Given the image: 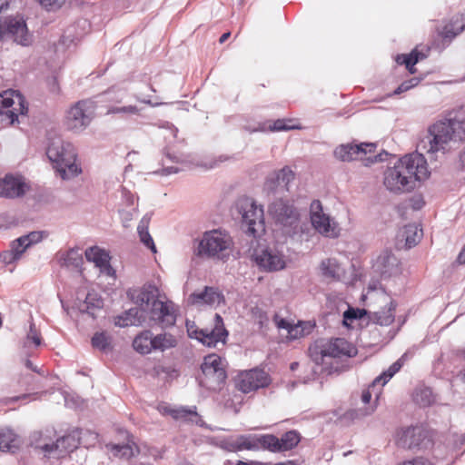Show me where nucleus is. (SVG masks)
Instances as JSON below:
<instances>
[{
	"instance_id": "obj_3",
	"label": "nucleus",
	"mask_w": 465,
	"mask_h": 465,
	"mask_svg": "<svg viewBox=\"0 0 465 465\" xmlns=\"http://www.w3.org/2000/svg\"><path fill=\"white\" fill-rule=\"evenodd\" d=\"M131 296L139 307L145 308L151 322L162 328H169L175 324V304L171 301L158 300V289L154 285H144L140 290L134 292Z\"/></svg>"
},
{
	"instance_id": "obj_31",
	"label": "nucleus",
	"mask_w": 465,
	"mask_h": 465,
	"mask_svg": "<svg viewBox=\"0 0 465 465\" xmlns=\"http://www.w3.org/2000/svg\"><path fill=\"white\" fill-rule=\"evenodd\" d=\"M153 332L149 330L141 331L133 341L134 349L141 354H148L153 351Z\"/></svg>"
},
{
	"instance_id": "obj_43",
	"label": "nucleus",
	"mask_w": 465,
	"mask_h": 465,
	"mask_svg": "<svg viewBox=\"0 0 465 465\" xmlns=\"http://www.w3.org/2000/svg\"><path fill=\"white\" fill-rule=\"evenodd\" d=\"M85 308L81 309L83 312H86L91 315H94V312L92 310L94 309H100L104 305V302L101 298L97 296L96 293H91L89 292L84 301Z\"/></svg>"
},
{
	"instance_id": "obj_17",
	"label": "nucleus",
	"mask_w": 465,
	"mask_h": 465,
	"mask_svg": "<svg viewBox=\"0 0 465 465\" xmlns=\"http://www.w3.org/2000/svg\"><path fill=\"white\" fill-rule=\"evenodd\" d=\"M397 444L403 449H426L430 444L427 433L420 426L401 429L397 433Z\"/></svg>"
},
{
	"instance_id": "obj_35",
	"label": "nucleus",
	"mask_w": 465,
	"mask_h": 465,
	"mask_svg": "<svg viewBox=\"0 0 465 465\" xmlns=\"http://www.w3.org/2000/svg\"><path fill=\"white\" fill-rule=\"evenodd\" d=\"M395 304L391 302L388 308H383L373 313L372 321L381 326H389L394 321Z\"/></svg>"
},
{
	"instance_id": "obj_32",
	"label": "nucleus",
	"mask_w": 465,
	"mask_h": 465,
	"mask_svg": "<svg viewBox=\"0 0 465 465\" xmlns=\"http://www.w3.org/2000/svg\"><path fill=\"white\" fill-rule=\"evenodd\" d=\"M407 357V353H404L399 360L393 362L387 371L376 377L372 385L374 386L376 383L385 385L401 369Z\"/></svg>"
},
{
	"instance_id": "obj_48",
	"label": "nucleus",
	"mask_w": 465,
	"mask_h": 465,
	"mask_svg": "<svg viewBox=\"0 0 465 465\" xmlns=\"http://www.w3.org/2000/svg\"><path fill=\"white\" fill-rule=\"evenodd\" d=\"M172 415L174 419H188L191 416H197V412L195 408L192 410L185 407H181L179 409L173 410L172 411Z\"/></svg>"
},
{
	"instance_id": "obj_37",
	"label": "nucleus",
	"mask_w": 465,
	"mask_h": 465,
	"mask_svg": "<svg viewBox=\"0 0 465 465\" xmlns=\"http://www.w3.org/2000/svg\"><path fill=\"white\" fill-rule=\"evenodd\" d=\"M300 434L295 430H289L285 432L281 439H279L281 451H287L292 450L300 442Z\"/></svg>"
},
{
	"instance_id": "obj_16",
	"label": "nucleus",
	"mask_w": 465,
	"mask_h": 465,
	"mask_svg": "<svg viewBox=\"0 0 465 465\" xmlns=\"http://www.w3.org/2000/svg\"><path fill=\"white\" fill-rule=\"evenodd\" d=\"M315 353L312 355L316 363L324 361V359L340 358L341 356H351V344L343 338H335L328 341H321L316 344Z\"/></svg>"
},
{
	"instance_id": "obj_60",
	"label": "nucleus",
	"mask_w": 465,
	"mask_h": 465,
	"mask_svg": "<svg viewBox=\"0 0 465 465\" xmlns=\"http://www.w3.org/2000/svg\"><path fill=\"white\" fill-rule=\"evenodd\" d=\"M100 272L108 275V276H114V273H115V271L113 269V267L111 266L110 264V261H108L106 262L105 265H104L101 269H100Z\"/></svg>"
},
{
	"instance_id": "obj_5",
	"label": "nucleus",
	"mask_w": 465,
	"mask_h": 465,
	"mask_svg": "<svg viewBox=\"0 0 465 465\" xmlns=\"http://www.w3.org/2000/svg\"><path fill=\"white\" fill-rule=\"evenodd\" d=\"M236 209L241 215L242 228L254 238L265 231L264 212L262 205H257L250 197H242L236 203Z\"/></svg>"
},
{
	"instance_id": "obj_4",
	"label": "nucleus",
	"mask_w": 465,
	"mask_h": 465,
	"mask_svg": "<svg viewBox=\"0 0 465 465\" xmlns=\"http://www.w3.org/2000/svg\"><path fill=\"white\" fill-rule=\"evenodd\" d=\"M46 155L64 180L79 173L80 170L75 163L76 151L71 143L61 138L53 139L47 146Z\"/></svg>"
},
{
	"instance_id": "obj_28",
	"label": "nucleus",
	"mask_w": 465,
	"mask_h": 465,
	"mask_svg": "<svg viewBox=\"0 0 465 465\" xmlns=\"http://www.w3.org/2000/svg\"><path fill=\"white\" fill-rule=\"evenodd\" d=\"M22 440L19 435L9 428L0 430V450L15 452L21 446Z\"/></svg>"
},
{
	"instance_id": "obj_36",
	"label": "nucleus",
	"mask_w": 465,
	"mask_h": 465,
	"mask_svg": "<svg viewBox=\"0 0 465 465\" xmlns=\"http://www.w3.org/2000/svg\"><path fill=\"white\" fill-rule=\"evenodd\" d=\"M413 401L421 407H427L435 401L432 390L429 387H419L414 391Z\"/></svg>"
},
{
	"instance_id": "obj_62",
	"label": "nucleus",
	"mask_w": 465,
	"mask_h": 465,
	"mask_svg": "<svg viewBox=\"0 0 465 465\" xmlns=\"http://www.w3.org/2000/svg\"><path fill=\"white\" fill-rule=\"evenodd\" d=\"M180 172V169L176 166H169L162 169L161 172H159L163 175H169L172 173H177Z\"/></svg>"
},
{
	"instance_id": "obj_45",
	"label": "nucleus",
	"mask_w": 465,
	"mask_h": 465,
	"mask_svg": "<svg viewBox=\"0 0 465 465\" xmlns=\"http://www.w3.org/2000/svg\"><path fill=\"white\" fill-rule=\"evenodd\" d=\"M108 113L134 115L139 114L140 109L135 105L113 106L108 110Z\"/></svg>"
},
{
	"instance_id": "obj_33",
	"label": "nucleus",
	"mask_w": 465,
	"mask_h": 465,
	"mask_svg": "<svg viewBox=\"0 0 465 465\" xmlns=\"http://www.w3.org/2000/svg\"><path fill=\"white\" fill-rule=\"evenodd\" d=\"M84 254L87 261L93 262L99 269H101L104 265L106 264L108 261H110L109 254L105 251L96 246L88 248Z\"/></svg>"
},
{
	"instance_id": "obj_42",
	"label": "nucleus",
	"mask_w": 465,
	"mask_h": 465,
	"mask_svg": "<svg viewBox=\"0 0 465 465\" xmlns=\"http://www.w3.org/2000/svg\"><path fill=\"white\" fill-rule=\"evenodd\" d=\"M421 230H419L418 226L415 224H409L405 226V234H406V245L411 248L417 244L419 240L420 239Z\"/></svg>"
},
{
	"instance_id": "obj_12",
	"label": "nucleus",
	"mask_w": 465,
	"mask_h": 465,
	"mask_svg": "<svg viewBox=\"0 0 465 465\" xmlns=\"http://www.w3.org/2000/svg\"><path fill=\"white\" fill-rule=\"evenodd\" d=\"M186 327L189 337L198 340L208 347H215L218 342L224 344L228 336L223 320L218 313L214 314L213 325L211 328L194 329L189 322L186 323Z\"/></svg>"
},
{
	"instance_id": "obj_26",
	"label": "nucleus",
	"mask_w": 465,
	"mask_h": 465,
	"mask_svg": "<svg viewBox=\"0 0 465 465\" xmlns=\"http://www.w3.org/2000/svg\"><path fill=\"white\" fill-rule=\"evenodd\" d=\"M56 260L62 268L79 270L83 264V255L79 248H70L56 253Z\"/></svg>"
},
{
	"instance_id": "obj_14",
	"label": "nucleus",
	"mask_w": 465,
	"mask_h": 465,
	"mask_svg": "<svg viewBox=\"0 0 465 465\" xmlns=\"http://www.w3.org/2000/svg\"><path fill=\"white\" fill-rule=\"evenodd\" d=\"M251 257L256 265L265 272H276L285 268L284 256L275 246L259 244Z\"/></svg>"
},
{
	"instance_id": "obj_52",
	"label": "nucleus",
	"mask_w": 465,
	"mask_h": 465,
	"mask_svg": "<svg viewBox=\"0 0 465 465\" xmlns=\"http://www.w3.org/2000/svg\"><path fill=\"white\" fill-rule=\"evenodd\" d=\"M27 341H32L35 346H39L41 344V337L40 334L35 330V324L31 322L30 329L26 336Z\"/></svg>"
},
{
	"instance_id": "obj_24",
	"label": "nucleus",
	"mask_w": 465,
	"mask_h": 465,
	"mask_svg": "<svg viewBox=\"0 0 465 465\" xmlns=\"http://www.w3.org/2000/svg\"><path fill=\"white\" fill-rule=\"evenodd\" d=\"M189 302L195 305L207 304L218 306L224 302V297L221 292L213 287H205L203 292H193L189 296Z\"/></svg>"
},
{
	"instance_id": "obj_41",
	"label": "nucleus",
	"mask_w": 465,
	"mask_h": 465,
	"mask_svg": "<svg viewBox=\"0 0 465 465\" xmlns=\"http://www.w3.org/2000/svg\"><path fill=\"white\" fill-rule=\"evenodd\" d=\"M424 57L425 55L423 54L419 53L416 50H413L409 54H401L400 59L403 58V63L404 65L406 66V69L411 74H414L416 72L414 65L419 62L420 59H422Z\"/></svg>"
},
{
	"instance_id": "obj_30",
	"label": "nucleus",
	"mask_w": 465,
	"mask_h": 465,
	"mask_svg": "<svg viewBox=\"0 0 465 465\" xmlns=\"http://www.w3.org/2000/svg\"><path fill=\"white\" fill-rule=\"evenodd\" d=\"M361 402L364 405L362 408L350 410L347 414L351 419H361L372 414L376 409V405L370 404L371 393L369 389L362 390L361 393Z\"/></svg>"
},
{
	"instance_id": "obj_38",
	"label": "nucleus",
	"mask_w": 465,
	"mask_h": 465,
	"mask_svg": "<svg viewBox=\"0 0 465 465\" xmlns=\"http://www.w3.org/2000/svg\"><path fill=\"white\" fill-rule=\"evenodd\" d=\"M262 448L272 452H282L279 438L272 434L259 436V449Z\"/></svg>"
},
{
	"instance_id": "obj_7",
	"label": "nucleus",
	"mask_w": 465,
	"mask_h": 465,
	"mask_svg": "<svg viewBox=\"0 0 465 465\" xmlns=\"http://www.w3.org/2000/svg\"><path fill=\"white\" fill-rule=\"evenodd\" d=\"M268 212L274 223L280 225L286 234L298 233L300 214L288 200L281 198L274 201L270 204Z\"/></svg>"
},
{
	"instance_id": "obj_47",
	"label": "nucleus",
	"mask_w": 465,
	"mask_h": 465,
	"mask_svg": "<svg viewBox=\"0 0 465 465\" xmlns=\"http://www.w3.org/2000/svg\"><path fill=\"white\" fill-rule=\"evenodd\" d=\"M291 120H288V123H290ZM296 126L290 125L287 124V120L284 119H278L273 122L272 124L269 126V130L272 132H281V131H289L295 129Z\"/></svg>"
},
{
	"instance_id": "obj_55",
	"label": "nucleus",
	"mask_w": 465,
	"mask_h": 465,
	"mask_svg": "<svg viewBox=\"0 0 465 465\" xmlns=\"http://www.w3.org/2000/svg\"><path fill=\"white\" fill-rule=\"evenodd\" d=\"M151 220V215L146 213L140 221L138 226H137V232H147L149 223Z\"/></svg>"
},
{
	"instance_id": "obj_56",
	"label": "nucleus",
	"mask_w": 465,
	"mask_h": 465,
	"mask_svg": "<svg viewBox=\"0 0 465 465\" xmlns=\"http://www.w3.org/2000/svg\"><path fill=\"white\" fill-rule=\"evenodd\" d=\"M400 465H432V463L429 460L420 457L412 460L404 461Z\"/></svg>"
},
{
	"instance_id": "obj_51",
	"label": "nucleus",
	"mask_w": 465,
	"mask_h": 465,
	"mask_svg": "<svg viewBox=\"0 0 465 465\" xmlns=\"http://www.w3.org/2000/svg\"><path fill=\"white\" fill-rule=\"evenodd\" d=\"M41 5L48 8L51 11L59 9L66 0H37Z\"/></svg>"
},
{
	"instance_id": "obj_15",
	"label": "nucleus",
	"mask_w": 465,
	"mask_h": 465,
	"mask_svg": "<svg viewBox=\"0 0 465 465\" xmlns=\"http://www.w3.org/2000/svg\"><path fill=\"white\" fill-rule=\"evenodd\" d=\"M310 219L312 225L324 237L337 238L340 235L339 224L322 211V203L313 200L310 206Z\"/></svg>"
},
{
	"instance_id": "obj_59",
	"label": "nucleus",
	"mask_w": 465,
	"mask_h": 465,
	"mask_svg": "<svg viewBox=\"0 0 465 465\" xmlns=\"http://www.w3.org/2000/svg\"><path fill=\"white\" fill-rule=\"evenodd\" d=\"M100 272L108 275V276H114V273H115V271L113 269V267L111 266L110 264V261H108L106 262L105 265H104L101 269H100Z\"/></svg>"
},
{
	"instance_id": "obj_2",
	"label": "nucleus",
	"mask_w": 465,
	"mask_h": 465,
	"mask_svg": "<svg viewBox=\"0 0 465 465\" xmlns=\"http://www.w3.org/2000/svg\"><path fill=\"white\" fill-rule=\"evenodd\" d=\"M465 138V117L457 112H450L442 119L429 128L427 153L431 156L439 153L444 154L451 141H461ZM460 161L465 167V151L461 153Z\"/></svg>"
},
{
	"instance_id": "obj_13",
	"label": "nucleus",
	"mask_w": 465,
	"mask_h": 465,
	"mask_svg": "<svg viewBox=\"0 0 465 465\" xmlns=\"http://www.w3.org/2000/svg\"><path fill=\"white\" fill-rule=\"evenodd\" d=\"M0 40H13L23 46L30 45L32 35L29 34L25 19L20 16L0 19Z\"/></svg>"
},
{
	"instance_id": "obj_49",
	"label": "nucleus",
	"mask_w": 465,
	"mask_h": 465,
	"mask_svg": "<svg viewBox=\"0 0 465 465\" xmlns=\"http://www.w3.org/2000/svg\"><path fill=\"white\" fill-rule=\"evenodd\" d=\"M364 314H366L365 310L350 308L343 314L344 323H346L347 321L361 319Z\"/></svg>"
},
{
	"instance_id": "obj_8",
	"label": "nucleus",
	"mask_w": 465,
	"mask_h": 465,
	"mask_svg": "<svg viewBox=\"0 0 465 465\" xmlns=\"http://www.w3.org/2000/svg\"><path fill=\"white\" fill-rule=\"evenodd\" d=\"M95 109V103L90 99L76 102L66 111L64 118L66 128L75 133L84 131L91 124Z\"/></svg>"
},
{
	"instance_id": "obj_6",
	"label": "nucleus",
	"mask_w": 465,
	"mask_h": 465,
	"mask_svg": "<svg viewBox=\"0 0 465 465\" xmlns=\"http://www.w3.org/2000/svg\"><path fill=\"white\" fill-rule=\"evenodd\" d=\"M231 243V238L228 234L218 230L207 232L199 242L195 254L223 260L230 255Z\"/></svg>"
},
{
	"instance_id": "obj_50",
	"label": "nucleus",
	"mask_w": 465,
	"mask_h": 465,
	"mask_svg": "<svg viewBox=\"0 0 465 465\" xmlns=\"http://www.w3.org/2000/svg\"><path fill=\"white\" fill-rule=\"evenodd\" d=\"M140 241L149 249H151L153 252H156L155 245L153 242V240L152 236L149 233V231L147 232H138Z\"/></svg>"
},
{
	"instance_id": "obj_34",
	"label": "nucleus",
	"mask_w": 465,
	"mask_h": 465,
	"mask_svg": "<svg viewBox=\"0 0 465 465\" xmlns=\"http://www.w3.org/2000/svg\"><path fill=\"white\" fill-rule=\"evenodd\" d=\"M153 351H164L174 348L177 345L175 337L170 333L163 332L153 337Z\"/></svg>"
},
{
	"instance_id": "obj_54",
	"label": "nucleus",
	"mask_w": 465,
	"mask_h": 465,
	"mask_svg": "<svg viewBox=\"0 0 465 465\" xmlns=\"http://www.w3.org/2000/svg\"><path fill=\"white\" fill-rule=\"evenodd\" d=\"M302 331V326L299 325V323L295 325L292 324L288 331V336L292 340L299 339L301 337H303Z\"/></svg>"
},
{
	"instance_id": "obj_63",
	"label": "nucleus",
	"mask_w": 465,
	"mask_h": 465,
	"mask_svg": "<svg viewBox=\"0 0 465 465\" xmlns=\"http://www.w3.org/2000/svg\"><path fill=\"white\" fill-rule=\"evenodd\" d=\"M277 327L280 329H285L287 331H289L291 327V323L285 320V319H280L279 321H276Z\"/></svg>"
},
{
	"instance_id": "obj_40",
	"label": "nucleus",
	"mask_w": 465,
	"mask_h": 465,
	"mask_svg": "<svg viewBox=\"0 0 465 465\" xmlns=\"http://www.w3.org/2000/svg\"><path fill=\"white\" fill-rule=\"evenodd\" d=\"M128 441L125 444H114L112 446L111 450L114 455L120 456L123 458L129 459L134 456V447H136L134 442L130 439L131 436L128 435Z\"/></svg>"
},
{
	"instance_id": "obj_57",
	"label": "nucleus",
	"mask_w": 465,
	"mask_h": 465,
	"mask_svg": "<svg viewBox=\"0 0 465 465\" xmlns=\"http://www.w3.org/2000/svg\"><path fill=\"white\" fill-rule=\"evenodd\" d=\"M389 153L385 151H383L381 153H378L374 155L373 157H368L367 161L368 163H378V162H384L387 160Z\"/></svg>"
},
{
	"instance_id": "obj_27",
	"label": "nucleus",
	"mask_w": 465,
	"mask_h": 465,
	"mask_svg": "<svg viewBox=\"0 0 465 465\" xmlns=\"http://www.w3.org/2000/svg\"><path fill=\"white\" fill-rule=\"evenodd\" d=\"M465 29L464 17L461 15H456L451 17L450 22L446 24L440 32V36L444 41L450 43L459 34Z\"/></svg>"
},
{
	"instance_id": "obj_29",
	"label": "nucleus",
	"mask_w": 465,
	"mask_h": 465,
	"mask_svg": "<svg viewBox=\"0 0 465 465\" xmlns=\"http://www.w3.org/2000/svg\"><path fill=\"white\" fill-rule=\"evenodd\" d=\"M226 449L231 451L259 450V436L241 435L235 440L227 442Z\"/></svg>"
},
{
	"instance_id": "obj_18",
	"label": "nucleus",
	"mask_w": 465,
	"mask_h": 465,
	"mask_svg": "<svg viewBox=\"0 0 465 465\" xmlns=\"http://www.w3.org/2000/svg\"><path fill=\"white\" fill-rule=\"evenodd\" d=\"M29 182L21 174L7 173L0 179V197L16 199L30 191Z\"/></svg>"
},
{
	"instance_id": "obj_9",
	"label": "nucleus",
	"mask_w": 465,
	"mask_h": 465,
	"mask_svg": "<svg viewBox=\"0 0 465 465\" xmlns=\"http://www.w3.org/2000/svg\"><path fill=\"white\" fill-rule=\"evenodd\" d=\"M201 370L203 375L200 380L202 386L216 391L225 382L227 374L224 361L219 355L212 353L205 356Z\"/></svg>"
},
{
	"instance_id": "obj_25",
	"label": "nucleus",
	"mask_w": 465,
	"mask_h": 465,
	"mask_svg": "<svg viewBox=\"0 0 465 465\" xmlns=\"http://www.w3.org/2000/svg\"><path fill=\"white\" fill-rule=\"evenodd\" d=\"M147 317H149V313L146 312L145 308L137 306L119 315L115 324L119 327L140 326L146 322Z\"/></svg>"
},
{
	"instance_id": "obj_23",
	"label": "nucleus",
	"mask_w": 465,
	"mask_h": 465,
	"mask_svg": "<svg viewBox=\"0 0 465 465\" xmlns=\"http://www.w3.org/2000/svg\"><path fill=\"white\" fill-rule=\"evenodd\" d=\"M45 233V232L42 231H34L22 235L11 242L10 250H12L16 255V258L20 260L28 248L43 241Z\"/></svg>"
},
{
	"instance_id": "obj_39",
	"label": "nucleus",
	"mask_w": 465,
	"mask_h": 465,
	"mask_svg": "<svg viewBox=\"0 0 465 465\" xmlns=\"http://www.w3.org/2000/svg\"><path fill=\"white\" fill-rule=\"evenodd\" d=\"M320 268L323 276L331 279L339 278V264L335 259L323 260Z\"/></svg>"
},
{
	"instance_id": "obj_11",
	"label": "nucleus",
	"mask_w": 465,
	"mask_h": 465,
	"mask_svg": "<svg viewBox=\"0 0 465 465\" xmlns=\"http://www.w3.org/2000/svg\"><path fill=\"white\" fill-rule=\"evenodd\" d=\"M83 434L82 429H74L57 439L55 442L40 444L35 448L39 449L46 458L60 459L78 448L82 443Z\"/></svg>"
},
{
	"instance_id": "obj_21",
	"label": "nucleus",
	"mask_w": 465,
	"mask_h": 465,
	"mask_svg": "<svg viewBox=\"0 0 465 465\" xmlns=\"http://www.w3.org/2000/svg\"><path fill=\"white\" fill-rule=\"evenodd\" d=\"M373 269L382 278H388L400 272V262L391 252L385 250L377 257Z\"/></svg>"
},
{
	"instance_id": "obj_19",
	"label": "nucleus",
	"mask_w": 465,
	"mask_h": 465,
	"mask_svg": "<svg viewBox=\"0 0 465 465\" xmlns=\"http://www.w3.org/2000/svg\"><path fill=\"white\" fill-rule=\"evenodd\" d=\"M271 378L267 372L261 369H252L241 372L237 379V387L244 393L267 387Z\"/></svg>"
},
{
	"instance_id": "obj_44",
	"label": "nucleus",
	"mask_w": 465,
	"mask_h": 465,
	"mask_svg": "<svg viewBox=\"0 0 465 465\" xmlns=\"http://www.w3.org/2000/svg\"><path fill=\"white\" fill-rule=\"evenodd\" d=\"M92 346L102 351H105L110 346V339L104 332H96L92 338Z\"/></svg>"
},
{
	"instance_id": "obj_10",
	"label": "nucleus",
	"mask_w": 465,
	"mask_h": 465,
	"mask_svg": "<svg viewBox=\"0 0 465 465\" xmlns=\"http://www.w3.org/2000/svg\"><path fill=\"white\" fill-rule=\"evenodd\" d=\"M28 107L21 94L8 90L0 93L1 122L13 125L18 123L19 115H26Z\"/></svg>"
},
{
	"instance_id": "obj_53",
	"label": "nucleus",
	"mask_w": 465,
	"mask_h": 465,
	"mask_svg": "<svg viewBox=\"0 0 465 465\" xmlns=\"http://www.w3.org/2000/svg\"><path fill=\"white\" fill-rule=\"evenodd\" d=\"M0 260L5 264H12L18 261L12 250H6L0 253Z\"/></svg>"
},
{
	"instance_id": "obj_20",
	"label": "nucleus",
	"mask_w": 465,
	"mask_h": 465,
	"mask_svg": "<svg viewBox=\"0 0 465 465\" xmlns=\"http://www.w3.org/2000/svg\"><path fill=\"white\" fill-rule=\"evenodd\" d=\"M375 148L376 145L372 143L341 144L334 150V155L342 162H351L366 155L368 153L373 152Z\"/></svg>"
},
{
	"instance_id": "obj_61",
	"label": "nucleus",
	"mask_w": 465,
	"mask_h": 465,
	"mask_svg": "<svg viewBox=\"0 0 465 465\" xmlns=\"http://www.w3.org/2000/svg\"><path fill=\"white\" fill-rule=\"evenodd\" d=\"M410 90L407 81L402 82L393 92V94H401Z\"/></svg>"
},
{
	"instance_id": "obj_1",
	"label": "nucleus",
	"mask_w": 465,
	"mask_h": 465,
	"mask_svg": "<svg viewBox=\"0 0 465 465\" xmlns=\"http://www.w3.org/2000/svg\"><path fill=\"white\" fill-rule=\"evenodd\" d=\"M430 175L428 163L422 153H411L401 157L384 172L383 183L387 190L400 194L414 190Z\"/></svg>"
},
{
	"instance_id": "obj_46",
	"label": "nucleus",
	"mask_w": 465,
	"mask_h": 465,
	"mask_svg": "<svg viewBox=\"0 0 465 465\" xmlns=\"http://www.w3.org/2000/svg\"><path fill=\"white\" fill-rule=\"evenodd\" d=\"M226 160H228L227 156L220 155L219 157H212L210 159L202 161V162L198 163L196 165L200 166V167H203L207 170L213 169V168L219 166V164L221 163L225 162Z\"/></svg>"
},
{
	"instance_id": "obj_58",
	"label": "nucleus",
	"mask_w": 465,
	"mask_h": 465,
	"mask_svg": "<svg viewBox=\"0 0 465 465\" xmlns=\"http://www.w3.org/2000/svg\"><path fill=\"white\" fill-rule=\"evenodd\" d=\"M299 325L302 328L303 336L310 334L315 326V324L311 322H300Z\"/></svg>"
},
{
	"instance_id": "obj_22",
	"label": "nucleus",
	"mask_w": 465,
	"mask_h": 465,
	"mask_svg": "<svg viewBox=\"0 0 465 465\" xmlns=\"http://www.w3.org/2000/svg\"><path fill=\"white\" fill-rule=\"evenodd\" d=\"M294 179V173L290 167L285 166L278 172L271 174L265 182V190L270 193L289 191V184Z\"/></svg>"
},
{
	"instance_id": "obj_64",
	"label": "nucleus",
	"mask_w": 465,
	"mask_h": 465,
	"mask_svg": "<svg viewBox=\"0 0 465 465\" xmlns=\"http://www.w3.org/2000/svg\"><path fill=\"white\" fill-rule=\"evenodd\" d=\"M137 99H138L139 101H141L142 103L146 104H149V105H151V106H153V107L160 106V105H162V104H165L164 103L153 102L151 99H145V98H143V99H142V98H139V97H137Z\"/></svg>"
}]
</instances>
